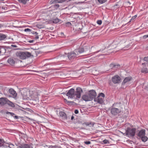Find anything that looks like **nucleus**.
Listing matches in <instances>:
<instances>
[{
	"mask_svg": "<svg viewBox=\"0 0 148 148\" xmlns=\"http://www.w3.org/2000/svg\"><path fill=\"white\" fill-rule=\"evenodd\" d=\"M97 23L99 25H101L102 23V21L101 20H98L97 21Z\"/></svg>",
	"mask_w": 148,
	"mask_h": 148,
	"instance_id": "obj_38",
	"label": "nucleus"
},
{
	"mask_svg": "<svg viewBox=\"0 0 148 148\" xmlns=\"http://www.w3.org/2000/svg\"><path fill=\"white\" fill-rule=\"evenodd\" d=\"M59 19L56 18L55 19H53L52 20V22L53 23H57L59 22Z\"/></svg>",
	"mask_w": 148,
	"mask_h": 148,
	"instance_id": "obj_27",
	"label": "nucleus"
},
{
	"mask_svg": "<svg viewBox=\"0 0 148 148\" xmlns=\"http://www.w3.org/2000/svg\"><path fill=\"white\" fill-rule=\"evenodd\" d=\"M66 26H70L71 25V24L69 22H67L66 23Z\"/></svg>",
	"mask_w": 148,
	"mask_h": 148,
	"instance_id": "obj_37",
	"label": "nucleus"
},
{
	"mask_svg": "<svg viewBox=\"0 0 148 148\" xmlns=\"http://www.w3.org/2000/svg\"><path fill=\"white\" fill-rule=\"evenodd\" d=\"M16 55L19 58L21 59H25L32 56L30 53L27 51L17 52L16 53Z\"/></svg>",
	"mask_w": 148,
	"mask_h": 148,
	"instance_id": "obj_2",
	"label": "nucleus"
},
{
	"mask_svg": "<svg viewBox=\"0 0 148 148\" xmlns=\"http://www.w3.org/2000/svg\"><path fill=\"white\" fill-rule=\"evenodd\" d=\"M90 97L88 93H86L82 96V99L85 101H90L93 99Z\"/></svg>",
	"mask_w": 148,
	"mask_h": 148,
	"instance_id": "obj_10",
	"label": "nucleus"
},
{
	"mask_svg": "<svg viewBox=\"0 0 148 148\" xmlns=\"http://www.w3.org/2000/svg\"><path fill=\"white\" fill-rule=\"evenodd\" d=\"M120 42V40L119 39L116 38L112 42L111 46H113V47L115 48V47H116L117 45H118Z\"/></svg>",
	"mask_w": 148,
	"mask_h": 148,
	"instance_id": "obj_14",
	"label": "nucleus"
},
{
	"mask_svg": "<svg viewBox=\"0 0 148 148\" xmlns=\"http://www.w3.org/2000/svg\"><path fill=\"white\" fill-rule=\"evenodd\" d=\"M74 118V117L73 116H72L71 117V120H73V119Z\"/></svg>",
	"mask_w": 148,
	"mask_h": 148,
	"instance_id": "obj_54",
	"label": "nucleus"
},
{
	"mask_svg": "<svg viewBox=\"0 0 148 148\" xmlns=\"http://www.w3.org/2000/svg\"><path fill=\"white\" fill-rule=\"evenodd\" d=\"M6 103L12 107L14 108L15 107L14 103L8 100V99L7 100Z\"/></svg>",
	"mask_w": 148,
	"mask_h": 148,
	"instance_id": "obj_21",
	"label": "nucleus"
},
{
	"mask_svg": "<svg viewBox=\"0 0 148 148\" xmlns=\"http://www.w3.org/2000/svg\"><path fill=\"white\" fill-rule=\"evenodd\" d=\"M98 97H103V99L105 97V95L103 93H101L99 94Z\"/></svg>",
	"mask_w": 148,
	"mask_h": 148,
	"instance_id": "obj_34",
	"label": "nucleus"
},
{
	"mask_svg": "<svg viewBox=\"0 0 148 148\" xmlns=\"http://www.w3.org/2000/svg\"><path fill=\"white\" fill-rule=\"evenodd\" d=\"M6 37L7 36L5 35L0 33V40H4Z\"/></svg>",
	"mask_w": 148,
	"mask_h": 148,
	"instance_id": "obj_23",
	"label": "nucleus"
},
{
	"mask_svg": "<svg viewBox=\"0 0 148 148\" xmlns=\"http://www.w3.org/2000/svg\"><path fill=\"white\" fill-rule=\"evenodd\" d=\"M100 4H103L106 2L107 0H97Z\"/></svg>",
	"mask_w": 148,
	"mask_h": 148,
	"instance_id": "obj_31",
	"label": "nucleus"
},
{
	"mask_svg": "<svg viewBox=\"0 0 148 148\" xmlns=\"http://www.w3.org/2000/svg\"><path fill=\"white\" fill-rule=\"evenodd\" d=\"M21 93L24 99H27V98H29L30 96V93L29 91L28 90L27 91L25 90H22L21 91Z\"/></svg>",
	"mask_w": 148,
	"mask_h": 148,
	"instance_id": "obj_6",
	"label": "nucleus"
},
{
	"mask_svg": "<svg viewBox=\"0 0 148 148\" xmlns=\"http://www.w3.org/2000/svg\"><path fill=\"white\" fill-rule=\"evenodd\" d=\"M37 27L39 29H42L44 28V26L43 25H41L40 24H38L37 25Z\"/></svg>",
	"mask_w": 148,
	"mask_h": 148,
	"instance_id": "obj_32",
	"label": "nucleus"
},
{
	"mask_svg": "<svg viewBox=\"0 0 148 148\" xmlns=\"http://www.w3.org/2000/svg\"><path fill=\"white\" fill-rule=\"evenodd\" d=\"M104 54H102L101 55H103Z\"/></svg>",
	"mask_w": 148,
	"mask_h": 148,
	"instance_id": "obj_59",
	"label": "nucleus"
},
{
	"mask_svg": "<svg viewBox=\"0 0 148 148\" xmlns=\"http://www.w3.org/2000/svg\"><path fill=\"white\" fill-rule=\"evenodd\" d=\"M19 147L20 148H33L32 146L27 144L21 145Z\"/></svg>",
	"mask_w": 148,
	"mask_h": 148,
	"instance_id": "obj_20",
	"label": "nucleus"
},
{
	"mask_svg": "<svg viewBox=\"0 0 148 148\" xmlns=\"http://www.w3.org/2000/svg\"><path fill=\"white\" fill-rule=\"evenodd\" d=\"M74 112L75 114H77L78 113L79 111L78 110H75Z\"/></svg>",
	"mask_w": 148,
	"mask_h": 148,
	"instance_id": "obj_45",
	"label": "nucleus"
},
{
	"mask_svg": "<svg viewBox=\"0 0 148 148\" xmlns=\"http://www.w3.org/2000/svg\"><path fill=\"white\" fill-rule=\"evenodd\" d=\"M148 37V34L147 35H146L144 36H143V39H146Z\"/></svg>",
	"mask_w": 148,
	"mask_h": 148,
	"instance_id": "obj_44",
	"label": "nucleus"
},
{
	"mask_svg": "<svg viewBox=\"0 0 148 148\" xmlns=\"http://www.w3.org/2000/svg\"><path fill=\"white\" fill-rule=\"evenodd\" d=\"M90 52L89 48L88 47H85L84 48L80 47L73 51L68 53L67 56L69 60H72L80 56L79 55L81 53H84V55H87Z\"/></svg>",
	"mask_w": 148,
	"mask_h": 148,
	"instance_id": "obj_1",
	"label": "nucleus"
},
{
	"mask_svg": "<svg viewBox=\"0 0 148 148\" xmlns=\"http://www.w3.org/2000/svg\"><path fill=\"white\" fill-rule=\"evenodd\" d=\"M144 60L146 62H145L144 63H143L142 64L143 65L145 64L146 65V66L147 65V66H148V57H145L144 58Z\"/></svg>",
	"mask_w": 148,
	"mask_h": 148,
	"instance_id": "obj_24",
	"label": "nucleus"
},
{
	"mask_svg": "<svg viewBox=\"0 0 148 148\" xmlns=\"http://www.w3.org/2000/svg\"><path fill=\"white\" fill-rule=\"evenodd\" d=\"M3 26V25L0 23V28Z\"/></svg>",
	"mask_w": 148,
	"mask_h": 148,
	"instance_id": "obj_51",
	"label": "nucleus"
},
{
	"mask_svg": "<svg viewBox=\"0 0 148 148\" xmlns=\"http://www.w3.org/2000/svg\"><path fill=\"white\" fill-rule=\"evenodd\" d=\"M11 46L12 47H17V46L16 45H11Z\"/></svg>",
	"mask_w": 148,
	"mask_h": 148,
	"instance_id": "obj_48",
	"label": "nucleus"
},
{
	"mask_svg": "<svg viewBox=\"0 0 148 148\" xmlns=\"http://www.w3.org/2000/svg\"><path fill=\"white\" fill-rule=\"evenodd\" d=\"M84 143L86 145H89L91 143V142L90 141H86L84 142Z\"/></svg>",
	"mask_w": 148,
	"mask_h": 148,
	"instance_id": "obj_36",
	"label": "nucleus"
},
{
	"mask_svg": "<svg viewBox=\"0 0 148 148\" xmlns=\"http://www.w3.org/2000/svg\"><path fill=\"white\" fill-rule=\"evenodd\" d=\"M82 90L81 88L78 87L77 88L76 91H75V98H79L81 97V93Z\"/></svg>",
	"mask_w": 148,
	"mask_h": 148,
	"instance_id": "obj_7",
	"label": "nucleus"
},
{
	"mask_svg": "<svg viewBox=\"0 0 148 148\" xmlns=\"http://www.w3.org/2000/svg\"><path fill=\"white\" fill-rule=\"evenodd\" d=\"M68 98H75V90L73 88H71L69 90L66 94Z\"/></svg>",
	"mask_w": 148,
	"mask_h": 148,
	"instance_id": "obj_5",
	"label": "nucleus"
},
{
	"mask_svg": "<svg viewBox=\"0 0 148 148\" xmlns=\"http://www.w3.org/2000/svg\"><path fill=\"white\" fill-rule=\"evenodd\" d=\"M34 39H38L39 38V37H38V35H36V36L35 37H34Z\"/></svg>",
	"mask_w": 148,
	"mask_h": 148,
	"instance_id": "obj_47",
	"label": "nucleus"
},
{
	"mask_svg": "<svg viewBox=\"0 0 148 148\" xmlns=\"http://www.w3.org/2000/svg\"><path fill=\"white\" fill-rule=\"evenodd\" d=\"M119 65H116L112 63L110 64L109 65V67L111 69H114L116 68H118L119 67Z\"/></svg>",
	"mask_w": 148,
	"mask_h": 148,
	"instance_id": "obj_17",
	"label": "nucleus"
},
{
	"mask_svg": "<svg viewBox=\"0 0 148 148\" xmlns=\"http://www.w3.org/2000/svg\"><path fill=\"white\" fill-rule=\"evenodd\" d=\"M94 101L101 104H103L104 101V99L103 97H98L97 98H95Z\"/></svg>",
	"mask_w": 148,
	"mask_h": 148,
	"instance_id": "obj_12",
	"label": "nucleus"
},
{
	"mask_svg": "<svg viewBox=\"0 0 148 148\" xmlns=\"http://www.w3.org/2000/svg\"><path fill=\"white\" fill-rule=\"evenodd\" d=\"M4 142L3 140L0 139V147L3 146L4 145Z\"/></svg>",
	"mask_w": 148,
	"mask_h": 148,
	"instance_id": "obj_33",
	"label": "nucleus"
},
{
	"mask_svg": "<svg viewBox=\"0 0 148 148\" xmlns=\"http://www.w3.org/2000/svg\"><path fill=\"white\" fill-rule=\"evenodd\" d=\"M34 40H29V42L30 43H32L34 42Z\"/></svg>",
	"mask_w": 148,
	"mask_h": 148,
	"instance_id": "obj_50",
	"label": "nucleus"
},
{
	"mask_svg": "<svg viewBox=\"0 0 148 148\" xmlns=\"http://www.w3.org/2000/svg\"><path fill=\"white\" fill-rule=\"evenodd\" d=\"M6 113L8 114H10V115H11L12 116H14V114H15L14 113H12V112H7Z\"/></svg>",
	"mask_w": 148,
	"mask_h": 148,
	"instance_id": "obj_40",
	"label": "nucleus"
},
{
	"mask_svg": "<svg viewBox=\"0 0 148 148\" xmlns=\"http://www.w3.org/2000/svg\"><path fill=\"white\" fill-rule=\"evenodd\" d=\"M59 115L60 117H61L62 119H66L67 117L66 114L64 112H60L59 113Z\"/></svg>",
	"mask_w": 148,
	"mask_h": 148,
	"instance_id": "obj_16",
	"label": "nucleus"
},
{
	"mask_svg": "<svg viewBox=\"0 0 148 148\" xmlns=\"http://www.w3.org/2000/svg\"><path fill=\"white\" fill-rule=\"evenodd\" d=\"M88 93L92 99L94 98L97 95L96 92L94 90L89 91Z\"/></svg>",
	"mask_w": 148,
	"mask_h": 148,
	"instance_id": "obj_13",
	"label": "nucleus"
},
{
	"mask_svg": "<svg viewBox=\"0 0 148 148\" xmlns=\"http://www.w3.org/2000/svg\"><path fill=\"white\" fill-rule=\"evenodd\" d=\"M145 130H140L138 133L137 136L141 139L143 142H145L148 139L147 137L145 136Z\"/></svg>",
	"mask_w": 148,
	"mask_h": 148,
	"instance_id": "obj_3",
	"label": "nucleus"
},
{
	"mask_svg": "<svg viewBox=\"0 0 148 148\" xmlns=\"http://www.w3.org/2000/svg\"><path fill=\"white\" fill-rule=\"evenodd\" d=\"M19 2L21 3L24 4H25L26 3L27 1H29V0H18Z\"/></svg>",
	"mask_w": 148,
	"mask_h": 148,
	"instance_id": "obj_28",
	"label": "nucleus"
},
{
	"mask_svg": "<svg viewBox=\"0 0 148 148\" xmlns=\"http://www.w3.org/2000/svg\"><path fill=\"white\" fill-rule=\"evenodd\" d=\"M137 17V15H135L134 16H133L132 18L131 19L130 21H129V22H131L132 21L134 20Z\"/></svg>",
	"mask_w": 148,
	"mask_h": 148,
	"instance_id": "obj_35",
	"label": "nucleus"
},
{
	"mask_svg": "<svg viewBox=\"0 0 148 148\" xmlns=\"http://www.w3.org/2000/svg\"><path fill=\"white\" fill-rule=\"evenodd\" d=\"M101 51H102V50L100 49V50H99V51H97V52H96V53H97L98 52Z\"/></svg>",
	"mask_w": 148,
	"mask_h": 148,
	"instance_id": "obj_57",
	"label": "nucleus"
},
{
	"mask_svg": "<svg viewBox=\"0 0 148 148\" xmlns=\"http://www.w3.org/2000/svg\"><path fill=\"white\" fill-rule=\"evenodd\" d=\"M66 0H57L56 1H54V2L56 1V3L57 2L58 3H62L65 2Z\"/></svg>",
	"mask_w": 148,
	"mask_h": 148,
	"instance_id": "obj_30",
	"label": "nucleus"
},
{
	"mask_svg": "<svg viewBox=\"0 0 148 148\" xmlns=\"http://www.w3.org/2000/svg\"><path fill=\"white\" fill-rule=\"evenodd\" d=\"M119 50V49H118V50H116H116H114L113 51V52H114V51H115V52H117V51H118Z\"/></svg>",
	"mask_w": 148,
	"mask_h": 148,
	"instance_id": "obj_55",
	"label": "nucleus"
},
{
	"mask_svg": "<svg viewBox=\"0 0 148 148\" xmlns=\"http://www.w3.org/2000/svg\"><path fill=\"white\" fill-rule=\"evenodd\" d=\"M142 72L144 73H148V69L146 67H143L141 70Z\"/></svg>",
	"mask_w": 148,
	"mask_h": 148,
	"instance_id": "obj_25",
	"label": "nucleus"
},
{
	"mask_svg": "<svg viewBox=\"0 0 148 148\" xmlns=\"http://www.w3.org/2000/svg\"><path fill=\"white\" fill-rule=\"evenodd\" d=\"M57 7H59V5L58 4H57L56 5Z\"/></svg>",
	"mask_w": 148,
	"mask_h": 148,
	"instance_id": "obj_56",
	"label": "nucleus"
},
{
	"mask_svg": "<svg viewBox=\"0 0 148 148\" xmlns=\"http://www.w3.org/2000/svg\"><path fill=\"white\" fill-rule=\"evenodd\" d=\"M8 62L10 64L13 65L15 64L14 60L12 58H10L8 60Z\"/></svg>",
	"mask_w": 148,
	"mask_h": 148,
	"instance_id": "obj_22",
	"label": "nucleus"
},
{
	"mask_svg": "<svg viewBox=\"0 0 148 148\" xmlns=\"http://www.w3.org/2000/svg\"><path fill=\"white\" fill-rule=\"evenodd\" d=\"M9 92L11 95L12 97L14 98H16L17 96V94L16 92L12 88H10L9 90Z\"/></svg>",
	"mask_w": 148,
	"mask_h": 148,
	"instance_id": "obj_11",
	"label": "nucleus"
},
{
	"mask_svg": "<svg viewBox=\"0 0 148 148\" xmlns=\"http://www.w3.org/2000/svg\"><path fill=\"white\" fill-rule=\"evenodd\" d=\"M31 30L29 28H27L25 29L24 30V31L25 32H30L31 31Z\"/></svg>",
	"mask_w": 148,
	"mask_h": 148,
	"instance_id": "obj_39",
	"label": "nucleus"
},
{
	"mask_svg": "<svg viewBox=\"0 0 148 148\" xmlns=\"http://www.w3.org/2000/svg\"><path fill=\"white\" fill-rule=\"evenodd\" d=\"M32 34H38V33L37 32H32Z\"/></svg>",
	"mask_w": 148,
	"mask_h": 148,
	"instance_id": "obj_46",
	"label": "nucleus"
},
{
	"mask_svg": "<svg viewBox=\"0 0 148 148\" xmlns=\"http://www.w3.org/2000/svg\"><path fill=\"white\" fill-rule=\"evenodd\" d=\"M121 111L119 109L115 108H112L111 109L110 112L111 114L114 115H115L120 113Z\"/></svg>",
	"mask_w": 148,
	"mask_h": 148,
	"instance_id": "obj_9",
	"label": "nucleus"
},
{
	"mask_svg": "<svg viewBox=\"0 0 148 148\" xmlns=\"http://www.w3.org/2000/svg\"><path fill=\"white\" fill-rule=\"evenodd\" d=\"M14 117L16 119H18V116H14Z\"/></svg>",
	"mask_w": 148,
	"mask_h": 148,
	"instance_id": "obj_53",
	"label": "nucleus"
},
{
	"mask_svg": "<svg viewBox=\"0 0 148 148\" xmlns=\"http://www.w3.org/2000/svg\"><path fill=\"white\" fill-rule=\"evenodd\" d=\"M64 100H65V101H66V102H68V103H72V101H67V100L66 99H64Z\"/></svg>",
	"mask_w": 148,
	"mask_h": 148,
	"instance_id": "obj_52",
	"label": "nucleus"
},
{
	"mask_svg": "<svg viewBox=\"0 0 148 148\" xmlns=\"http://www.w3.org/2000/svg\"><path fill=\"white\" fill-rule=\"evenodd\" d=\"M14 146V145L12 144H9V147L11 148H13V147Z\"/></svg>",
	"mask_w": 148,
	"mask_h": 148,
	"instance_id": "obj_41",
	"label": "nucleus"
},
{
	"mask_svg": "<svg viewBox=\"0 0 148 148\" xmlns=\"http://www.w3.org/2000/svg\"><path fill=\"white\" fill-rule=\"evenodd\" d=\"M51 148H61L57 146H52Z\"/></svg>",
	"mask_w": 148,
	"mask_h": 148,
	"instance_id": "obj_49",
	"label": "nucleus"
},
{
	"mask_svg": "<svg viewBox=\"0 0 148 148\" xmlns=\"http://www.w3.org/2000/svg\"><path fill=\"white\" fill-rule=\"evenodd\" d=\"M121 79L118 75H116L113 77L112 78V81L114 84H118L120 82Z\"/></svg>",
	"mask_w": 148,
	"mask_h": 148,
	"instance_id": "obj_8",
	"label": "nucleus"
},
{
	"mask_svg": "<svg viewBox=\"0 0 148 148\" xmlns=\"http://www.w3.org/2000/svg\"><path fill=\"white\" fill-rule=\"evenodd\" d=\"M136 129L127 127L126 131V134L128 137H133L135 136Z\"/></svg>",
	"mask_w": 148,
	"mask_h": 148,
	"instance_id": "obj_4",
	"label": "nucleus"
},
{
	"mask_svg": "<svg viewBox=\"0 0 148 148\" xmlns=\"http://www.w3.org/2000/svg\"><path fill=\"white\" fill-rule=\"evenodd\" d=\"M132 78L131 77H127L125 78L123 82L122 83V85H124L126 83L130 81Z\"/></svg>",
	"mask_w": 148,
	"mask_h": 148,
	"instance_id": "obj_18",
	"label": "nucleus"
},
{
	"mask_svg": "<svg viewBox=\"0 0 148 148\" xmlns=\"http://www.w3.org/2000/svg\"><path fill=\"white\" fill-rule=\"evenodd\" d=\"M114 7L115 8H117L119 7V5L118 4H116L114 5Z\"/></svg>",
	"mask_w": 148,
	"mask_h": 148,
	"instance_id": "obj_43",
	"label": "nucleus"
},
{
	"mask_svg": "<svg viewBox=\"0 0 148 148\" xmlns=\"http://www.w3.org/2000/svg\"><path fill=\"white\" fill-rule=\"evenodd\" d=\"M7 99L6 98L1 97L0 98V105L3 106L6 104Z\"/></svg>",
	"mask_w": 148,
	"mask_h": 148,
	"instance_id": "obj_15",
	"label": "nucleus"
},
{
	"mask_svg": "<svg viewBox=\"0 0 148 148\" xmlns=\"http://www.w3.org/2000/svg\"><path fill=\"white\" fill-rule=\"evenodd\" d=\"M1 1H4V0H0Z\"/></svg>",
	"mask_w": 148,
	"mask_h": 148,
	"instance_id": "obj_58",
	"label": "nucleus"
},
{
	"mask_svg": "<svg viewBox=\"0 0 148 148\" xmlns=\"http://www.w3.org/2000/svg\"><path fill=\"white\" fill-rule=\"evenodd\" d=\"M103 142L105 143V144H107V143H109V141L108 140H103Z\"/></svg>",
	"mask_w": 148,
	"mask_h": 148,
	"instance_id": "obj_42",
	"label": "nucleus"
},
{
	"mask_svg": "<svg viewBox=\"0 0 148 148\" xmlns=\"http://www.w3.org/2000/svg\"><path fill=\"white\" fill-rule=\"evenodd\" d=\"M33 100L36 101L35 103H37L39 102V99L37 95H36V97H33Z\"/></svg>",
	"mask_w": 148,
	"mask_h": 148,
	"instance_id": "obj_26",
	"label": "nucleus"
},
{
	"mask_svg": "<svg viewBox=\"0 0 148 148\" xmlns=\"http://www.w3.org/2000/svg\"><path fill=\"white\" fill-rule=\"evenodd\" d=\"M85 124L86 125L89 126H93L94 125V123H86Z\"/></svg>",
	"mask_w": 148,
	"mask_h": 148,
	"instance_id": "obj_29",
	"label": "nucleus"
},
{
	"mask_svg": "<svg viewBox=\"0 0 148 148\" xmlns=\"http://www.w3.org/2000/svg\"><path fill=\"white\" fill-rule=\"evenodd\" d=\"M6 52L5 49L3 47H0V55H3Z\"/></svg>",
	"mask_w": 148,
	"mask_h": 148,
	"instance_id": "obj_19",
	"label": "nucleus"
}]
</instances>
